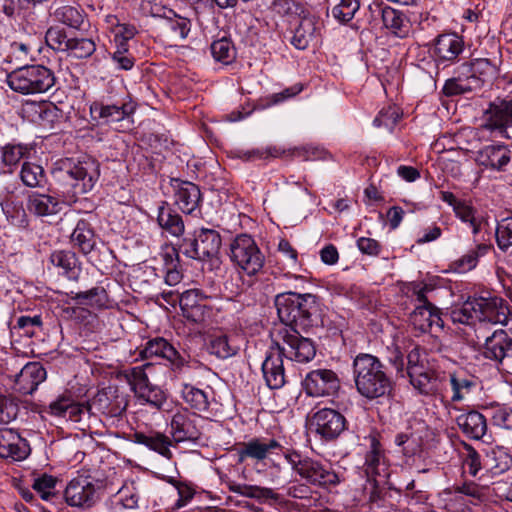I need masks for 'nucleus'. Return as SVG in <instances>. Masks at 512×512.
I'll return each instance as SVG.
<instances>
[{
  "label": "nucleus",
  "instance_id": "obj_8",
  "mask_svg": "<svg viewBox=\"0 0 512 512\" xmlns=\"http://www.w3.org/2000/svg\"><path fill=\"white\" fill-rule=\"evenodd\" d=\"M128 382L140 405H148L157 411L165 409L167 404L165 391L149 381L143 366L131 368Z\"/></svg>",
  "mask_w": 512,
  "mask_h": 512
},
{
  "label": "nucleus",
  "instance_id": "obj_29",
  "mask_svg": "<svg viewBox=\"0 0 512 512\" xmlns=\"http://www.w3.org/2000/svg\"><path fill=\"white\" fill-rule=\"evenodd\" d=\"M281 449V444L275 439L262 440L256 438L243 443L238 450V456L240 461H244L246 458L261 461L275 450Z\"/></svg>",
  "mask_w": 512,
  "mask_h": 512
},
{
  "label": "nucleus",
  "instance_id": "obj_64",
  "mask_svg": "<svg viewBox=\"0 0 512 512\" xmlns=\"http://www.w3.org/2000/svg\"><path fill=\"white\" fill-rule=\"evenodd\" d=\"M466 456L464 459V466L468 468V472L472 476H476L478 471L481 469L480 455L470 445H466Z\"/></svg>",
  "mask_w": 512,
  "mask_h": 512
},
{
  "label": "nucleus",
  "instance_id": "obj_43",
  "mask_svg": "<svg viewBox=\"0 0 512 512\" xmlns=\"http://www.w3.org/2000/svg\"><path fill=\"white\" fill-rule=\"evenodd\" d=\"M182 399L190 408L198 412H206L209 408V396L206 391L190 384H184L181 390Z\"/></svg>",
  "mask_w": 512,
  "mask_h": 512
},
{
  "label": "nucleus",
  "instance_id": "obj_4",
  "mask_svg": "<svg viewBox=\"0 0 512 512\" xmlns=\"http://www.w3.org/2000/svg\"><path fill=\"white\" fill-rule=\"evenodd\" d=\"M54 72L43 65H27L7 75L6 82L15 92L28 95L45 93L55 85Z\"/></svg>",
  "mask_w": 512,
  "mask_h": 512
},
{
  "label": "nucleus",
  "instance_id": "obj_57",
  "mask_svg": "<svg viewBox=\"0 0 512 512\" xmlns=\"http://www.w3.org/2000/svg\"><path fill=\"white\" fill-rule=\"evenodd\" d=\"M56 482L57 480L53 476L43 474L34 480L32 487L40 494L43 500L50 501L55 496L54 488Z\"/></svg>",
  "mask_w": 512,
  "mask_h": 512
},
{
  "label": "nucleus",
  "instance_id": "obj_9",
  "mask_svg": "<svg viewBox=\"0 0 512 512\" xmlns=\"http://www.w3.org/2000/svg\"><path fill=\"white\" fill-rule=\"evenodd\" d=\"M140 356L144 359L162 358L167 360L174 372L184 373L187 369L195 368L198 364L196 360L183 351L179 352L171 343L162 337L149 340Z\"/></svg>",
  "mask_w": 512,
  "mask_h": 512
},
{
  "label": "nucleus",
  "instance_id": "obj_10",
  "mask_svg": "<svg viewBox=\"0 0 512 512\" xmlns=\"http://www.w3.org/2000/svg\"><path fill=\"white\" fill-rule=\"evenodd\" d=\"M298 330H286L282 336L283 346H278L277 351L292 361L308 363L316 355V346L310 338L301 336Z\"/></svg>",
  "mask_w": 512,
  "mask_h": 512
},
{
  "label": "nucleus",
  "instance_id": "obj_3",
  "mask_svg": "<svg viewBox=\"0 0 512 512\" xmlns=\"http://www.w3.org/2000/svg\"><path fill=\"white\" fill-rule=\"evenodd\" d=\"M352 375L356 391L366 400L389 397L393 390L385 365L374 355L358 354L352 363Z\"/></svg>",
  "mask_w": 512,
  "mask_h": 512
},
{
  "label": "nucleus",
  "instance_id": "obj_61",
  "mask_svg": "<svg viewBox=\"0 0 512 512\" xmlns=\"http://www.w3.org/2000/svg\"><path fill=\"white\" fill-rule=\"evenodd\" d=\"M71 400V396L61 395L56 400L52 401L48 407L45 408V411L53 416L65 418L69 405H71Z\"/></svg>",
  "mask_w": 512,
  "mask_h": 512
},
{
  "label": "nucleus",
  "instance_id": "obj_38",
  "mask_svg": "<svg viewBox=\"0 0 512 512\" xmlns=\"http://www.w3.org/2000/svg\"><path fill=\"white\" fill-rule=\"evenodd\" d=\"M31 147L21 143H7L1 148V163L7 167L8 173H13L21 160L28 159Z\"/></svg>",
  "mask_w": 512,
  "mask_h": 512
},
{
  "label": "nucleus",
  "instance_id": "obj_63",
  "mask_svg": "<svg viewBox=\"0 0 512 512\" xmlns=\"http://www.w3.org/2000/svg\"><path fill=\"white\" fill-rule=\"evenodd\" d=\"M472 87L468 83H463L462 80L452 78L448 79L443 86V93L446 96H454L464 94L471 91Z\"/></svg>",
  "mask_w": 512,
  "mask_h": 512
},
{
  "label": "nucleus",
  "instance_id": "obj_26",
  "mask_svg": "<svg viewBox=\"0 0 512 512\" xmlns=\"http://www.w3.org/2000/svg\"><path fill=\"white\" fill-rule=\"evenodd\" d=\"M262 372L266 385L270 389H279L285 384V371L281 352L270 351L262 363Z\"/></svg>",
  "mask_w": 512,
  "mask_h": 512
},
{
  "label": "nucleus",
  "instance_id": "obj_37",
  "mask_svg": "<svg viewBox=\"0 0 512 512\" xmlns=\"http://www.w3.org/2000/svg\"><path fill=\"white\" fill-rule=\"evenodd\" d=\"M365 473L367 477L380 476L386 478L388 476V465L378 441L373 440L371 449L365 456Z\"/></svg>",
  "mask_w": 512,
  "mask_h": 512
},
{
  "label": "nucleus",
  "instance_id": "obj_62",
  "mask_svg": "<svg viewBox=\"0 0 512 512\" xmlns=\"http://www.w3.org/2000/svg\"><path fill=\"white\" fill-rule=\"evenodd\" d=\"M425 359L421 354L419 347H414L407 355V368L406 373L410 375L416 371V369H423L427 367Z\"/></svg>",
  "mask_w": 512,
  "mask_h": 512
},
{
  "label": "nucleus",
  "instance_id": "obj_14",
  "mask_svg": "<svg viewBox=\"0 0 512 512\" xmlns=\"http://www.w3.org/2000/svg\"><path fill=\"white\" fill-rule=\"evenodd\" d=\"M303 385L308 395L320 397L336 393L340 388V380L333 370L317 369L306 375Z\"/></svg>",
  "mask_w": 512,
  "mask_h": 512
},
{
  "label": "nucleus",
  "instance_id": "obj_22",
  "mask_svg": "<svg viewBox=\"0 0 512 512\" xmlns=\"http://www.w3.org/2000/svg\"><path fill=\"white\" fill-rule=\"evenodd\" d=\"M499 72L498 62L488 58H476L462 64L461 74L476 82V86L492 83Z\"/></svg>",
  "mask_w": 512,
  "mask_h": 512
},
{
  "label": "nucleus",
  "instance_id": "obj_19",
  "mask_svg": "<svg viewBox=\"0 0 512 512\" xmlns=\"http://www.w3.org/2000/svg\"><path fill=\"white\" fill-rule=\"evenodd\" d=\"M478 321L507 325L512 315L510 305L500 297H478Z\"/></svg>",
  "mask_w": 512,
  "mask_h": 512
},
{
  "label": "nucleus",
  "instance_id": "obj_51",
  "mask_svg": "<svg viewBox=\"0 0 512 512\" xmlns=\"http://www.w3.org/2000/svg\"><path fill=\"white\" fill-rule=\"evenodd\" d=\"M490 418L493 426L512 430V408L505 405H498L491 408Z\"/></svg>",
  "mask_w": 512,
  "mask_h": 512
},
{
  "label": "nucleus",
  "instance_id": "obj_50",
  "mask_svg": "<svg viewBox=\"0 0 512 512\" xmlns=\"http://www.w3.org/2000/svg\"><path fill=\"white\" fill-rule=\"evenodd\" d=\"M495 238L497 246L502 252H506L512 247V216L498 221Z\"/></svg>",
  "mask_w": 512,
  "mask_h": 512
},
{
  "label": "nucleus",
  "instance_id": "obj_54",
  "mask_svg": "<svg viewBox=\"0 0 512 512\" xmlns=\"http://www.w3.org/2000/svg\"><path fill=\"white\" fill-rule=\"evenodd\" d=\"M116 500L126 509H134L138 506L139 491L134 483H125L117 492Z\"/></svg>",
  "mask_w": 512,
  "mask_h": 512
},
{
  "label": "nucleus",
  "instance_id": "obj_58",
  "mask_svg": "<svg viewBox=\"0 0 512 512\" xmlns=\"http://www.w3.org/2000/svg\"><path fill=\"white\" fill-rule=\"evenodd\" d=\"M19 412L18 404L11 398L0 396V423L8 424L16 419Z\"/></svg>",
  "mask_w": 512,
  "mask_h": 512
},
{
  "label": "nucleus",
  "instance_id": "obj_60",
  "mask_svg": "<svg viewBox=\"0 0 512 512\" xmlns=\"http://www.w3.org/2000/svg\"><path fill=\"white\" fill-rule=\"evenodd\" d=\"M303 90V86L301 84H295L291 87L285 88L283 91L274 93L266 98L265 107H269L272 105H276L282 103L296 95H298Z\"/></svg>",
  "mask_w": 512,
  "mask_h": 512
},
{
  "label": "nucleus",
  "instance_id": "obj_33",
  "mask_svg": "<svg viewBox=\"0 0 512 512\" xmlns=\"http://www.w3.org/2000/svg\"><path fill=\"white\" fill-rule=\"evenodd\" d=\"M409 376L411 385L422 395H435L440 388V381L437 373L430 367L416 369Z\"/></svg>",
  "mask_w": 512,
  "mask_h": 512
},
{
  "label": "nucleus",
  "instance_id": "obj_49",
  "mask_svg": "<svg viewBox=\"0 0 512 512\" xmlns=\"http://www.w3.org/2000/svg\"><path fill=\"white\" fill-rule=\"evenodd\" d=\"M71 298L79 304L102 306L106 301V291L103 287H93L84 292H71Z\"/></svg>",
  "mask_w": 512,
  "mask_h": 512
},
{
  "label": "nucleus",
  "instance_id": "obj_6",
  "mask_svg": "<svg viewBox=\"0 0 512 512\" xmlns=\"http://www.w3.org/2000/svg\"><path fill=\"white\" fill-rule=\"evenodd\" d=\"M230 259L249 276L257 274L265 262L263 253L248 234H240L231 242Z\"/></svg>",
  "mask_w": 512,
  "mask_h": 512
},
{
  "label": "nucleus",
  "instance_id": "obj_46",
  "mask_svg": "<svg viewBox=\"0 0 512 512\" xmlns=\"http://www.w3.org/2000/svg\"><path fill=\"white\" fill-rule=\"evenodd\" d=\"M479 309L478 297H469L460 307L452 310V320L461 324H471L478 321Z\"/></svg>",
  "mask_w": 512,
  "mask_h": 512
},
{
  "label": "nucleus",
  "instance_id": "obj_24",
  "mask_svg": "<svg viewBox=\"0 0 512 512\" xmlns=\"http://www.w3.org/2000/svg\"><path fill=\"white\" fill-rule=\"evenodd\" d=\"M45 379V368L39 362H29L15 375V384L20 393L32 394Z\"/></svg>",
  "mask_w": 512,
  "mask_h": 512
},
{
  "label": "nucleus",
  "instance_id": "obj_41",
  "mask_svg": "<svg viewBox=\"0 0 512 512\" xmlns=\"http://www.w3.org/2000/svg\"><path fill=\"white\" fill-rule=\"evenodd\" d=\"M50 262L70 280H77L80 269L77 267V259L74 253L68 251H54L50 255Z\"/></svg>",
  "mask_w": 512,
  "mask_h": 512
},
{
  "label": "nucleus",
  "instance_id": "obj_45",
  "mask_svg": "<svg viewBox=\"0 0 512 512\" xmlns=\"http://www.w3.org/2000/svg\"><path fill=\"white\" fill-rule=\"evenodd\" d=\"M20 179L25 186L36 188L45 184L46 175L41 165L24 161L20 170Z\"/></svg>",
  "mask_w": 512,
  "mask_h": 512
},
{
  "label": "nucleus",
  "instance_id": "obj_1",
  "mask_svg": "<svg viewBox=\"0 0 512 512\" xmlns=\"http://www.w3.org/2000/svg\"><path fill=\"white\" fill-rule=\"evenodd\" d=\"M99 176V162L91 157L78 161L62 159L52 170L56 195L32 193L28 197V210L41 217L55 215L62 210L64 203H74L79 195L90 192Z\"/></svg>",
  "mask_w": 512,
  "mask_h": 512
},
{
  "label": "nucleus",
  "instance_id": "obj_35",
  "mask_svg": "<svg viewBox=\"0 0 512 512\" xmlns=\"http://www.w3.org/2000/svg\"><path fill=\"white\" fill-rule=\"evenodd\" d=\"M71 243L83 254H89L96 245V234L91 223L85 219H80L72 234Z\"/></svg>",
  "mask_w": 512,
  "mask_h": 512
},
{
  "label": "nucleus",
  "instance_id": "obj_36",
  "mask_svg": "<svg viewBox=\"0 0 512 512\" xmlns=\"http://www.w3.org/2000/svg\"><path fill=\"white\" fill-rule=\"evenodd\" d=\"M157 222L159 226L170 235L180 237L185 230L184 221L167 202H162L158 207Z\"/></svg>",
  "mask_w": 512,
  "mask_h": 512
},
{
  "label": "nucleus",
  "instance_id": "obj_55",
  "mask_svg": "<svg viewBox=\"0 0 512 512\" xmlns=\"http://www.w3.org/2000/svg\"><path fill=\"white\" fill-rule=\"evenodd\" d=\"M401 114L399 108L396 106H388L387 108H383L374 119L373 124L376 127H385L389 131H392L398 120L400 119Z\"/></svg>",
  "mask_w": 512,
  "mask_h": 512
},
{
  "label": "nucleus",
  "instance_id": "obj_42",
  "mask_svg": "<svg viewBox=\"0 0 512 512\" xmlns=\"http://www.w3.org/2000/svg\"><path fill=\"white\" fill-rule=\"evenodd\" d=\"M50 14L55 21L74 29L80 28L84 22L82 13L70 5L59 6L53 3L50 7Z\"/></svg>",
  "mask_w": 512,
  "mask_h": 512
},
{
  "label": "nucleus",
  "instance_id": "obj_34",
  "mask_svg": "<svg viewBox=\"0 0 512 512\" xmlns=\"http://www.w3.org/2000/svg\"><path fill=\"white\" fill-rule=\"evenodd\" d=\"M133 437L135 443L145 445L167 459L172 458L173 454L170 450L172 441L167 435L160 432H150L148 434L136 432Z\"/></svg>",
  "mask_w": 512,
  "mask_h": 512
},
{
  "label": "nucleus",
  "instance_id": "obj_59",
  "mask_svg": "<svg viewBox=\"0 0 512 512\" xmlns=\"http://www.w3.org/2000/svg\"><path fill=\"white\" fill-rule=\"evenodd\" d=\"M167 24L169 29L180 39L187 38L190 30H191V21L179 15H174V17L169 18L167 20Z\"/></svg>",
  "mask_w": 512,
  "mask_h": 512
},
{
  "label": "nucleus",
  "instance_id": "obj_17",
  "mask_svg": "<svg viewBox=\"0 0 512 512\" xmlns=\"http://www.w3.org/2000/svg\"><path fill=\"white\" fill-rule=\"evenodd\" d=\"M65 500L73 507H91L96 501V489L94 484L86 476L73 478L65 489Z\"/></svg>",
  "mask_w": 512,
  "mask_h": 512
},
{
  "label": "nucleus",
  "instance_id": "obj_5",
  "mask_svg": "<svg viewBox=\"0 0 512 512\" xmlns=\"http://www.w3.org/2000/svg\"><path fill=\"white\" fill-rule=\"evenodd\" d=\"M285 459L292 469L310 485L330 489L340 483L338 474L330 466L318 460L302 457L297 452L285 454Z\"/></svg>",
  "mask_w": 512,
  "mask_h": 512
},
{
  "label": "nucleus",
  "instance_id": "obj_47",
  "mask_svg": "<svg viewBox=\"0 0 512 512\" xmlns=\"http://www.w3.org/2000/svg\"><path fill=\"white\" fill-rule=\"evenodd\" d=\"M213 58L224 65L231 64L236 58V50L232 42L227 38L214 41L211 44Z\"/></svg>",
  "mask_w": 512,
  "mask_h": 512
},
{
  "label": "nucleus",
  "instance_id": "obj_44",
  "mask_svg": "<svg viewBox=\"0 0 512 512\" xmlns=\"http://www.w3.org/2000/svg\"><path fill=\"white\" fill-rule=\"evenodd\" d=\"M493 248L492 244L480 243L458 260L453 262L455 271L465 273L476 267L480 257L486 255Z\"/></svg>",
  "mask_w": 512,
  "mask_h": 512
},
{
  "label": "nucleus",
  "instance_id": "obj_23",
  "mask_svg": "<svg viewBox=\"0 0 512 512\" xmlns=\"http://www.w3.org/2000/svg\"><path fill=\"white\" fill-rule=\"evenodd\" d=\"M464 50L462 37L456 33L439 35L434 44V56L437 64L453 63Z\"/></svg>",
  "mask_w": 512,
  "mask_h": 512
},
{
  "label": "nucleus",
  "instance_id": "obj_27",
  "mask_svg": "<svg viewBox=\"0 0 512 512\" xmlns=\"http://www.w3.org/2000/svg\"><path fill=\"white\" fill-rule=\"evenodd\" d=\"M410 322L420 333H426L433 328L442 329L444 322L435 306H416L410 314Z\"/></svg>",
  "mask_w": 512,
  "mask_h": 512
},
{
  "label": "nucleus",
  "instance_id": "obj_13",
  "mask_svg": "<svg viewBox=\"0 0 512 512\" xmlns=\"http://www.w3.org/2000/svg\"><path fill=\"white\" fill-rule=\"evenodd\" d=\"M211 296L201 289H189L179 296V304L183 316L193 323H201L209 316L211 309L206 304Z\"/></svg>",
  "mask_w": 512,
  "mask_h": 512
},
{
  "label": "nucleus",
  "instance_id": "obj_52",
  "mask_svg": "<svg viewBox=\"0 0 512 512\" xmlns=\"http://www.w3.org/2000/svg\"><path fill=\"white\" fill-rule=\"evenodd\" d=\"M2 210L11 224L19 227L27 225V215L21 204L13 201L1 203Z\"/></svg>",
  "mask_w": 512,
  "mask_h": 512
},
{
  "label": "nucleus",
  "instance_id": "obj_40",
  "mask_svg": "<svg viewBox=\"0 0 512 512\" xmlns=\"http://www.w3.org/2000/svg\"><path fill=\"white\" fill-rule=\"evenodd\" d=\"M208 351L219 359H228L236 355L239 346L233 337L226 334L213 335L208 344Z\"/></svg>",
  "mask_w": 512,
  "mask_h": 512
},
{
  "label": "nucleus",
  "instance_id": "obj_7",
  "mask_svg": "<svg viewBox=\"0 0 512 512\" xmlns=\"http://www.w3.org/2000/svg\"><path fill=\"white\" fill-rule=\"evenodd\" d=\"M222 240L218 231L200 228L192 238H184L179 249L184 255L195 260H210L219 254Z\"/></svg>",
  "mask_w": 512,
  "mask_h": 512
},
{
  "label": "nucleus",
  "instance_id": "obj_28",
  "mask_svg": "<svg viewBox=\"0 0 512 512\" xmlns=\"http://www.w3.org/2000/svg\"><path fill=\"white\" fill-rule=\"evenodd\" d=\"M456 422L462 433L470 439L480 440L487 432L486 417L476 410L460 414Z\"/></svg>",
  "mask_w": 512,
  "mask_h": 512
},
{
  "label": "nucleus",
  "instance_id": "obj_56",
  "mask_svg": "<svg viewBox=\"0 0 512 512\" xmlns=\"http://www.w3.org/2000/svg\"><path fill=\"white\" fill-rule=\"evenodd\" d=\"M46 43L49 47L58 51H66L69 47L71 38H68L66 32L59 27H50L45 35Z\"/></svg>",
  "mask_w": 512,
  "mask_h": 512
},
{
  "label": "nucleus",
  "instance_id": "obj_32",
  "mask_svg": "<svg viewBox=\"0 0 512 512\" xmlns=\"http://www.w3.org/2000/svg\"><path fill=\"white\" fill-rule=\"evenodd\" d=\"M510 159V150L504 145H489L478 153L482 166L498 171L504 170Z\"/></svg>",
  "mask_w": 512,
  "mask_h": 512
},
{
  "label": "nucleus",
  "instance_id": "obj_20",
  "mask_svg": "<svg viewBox=\"0 0 512 512\" xmlns=\"http://www.w3.org/2000/svg\"><path fill=\"white\" fill-rule=\"evenodd\" d=\"M485 358L497 363L512 361V337L503 329L496 330L486 338L483 347Z\"/></svg>",
  "mask_w": 512,
  "mask_h": 512
},
{
  "label": "nucleus",
  "instance_id": "obj_15",
  "mask_svg": "<svg viewBox=\"0 0 512 512\" xmlns=\"http://www.w3.org/2000/svg\"><path fill=\"white\" fill-rule=\"evenodd\" d=\"M170 185L173 191L174 204L185 214H192L199 208L202 197L199 187L178 178H172Z\"/></svg>",
  "mask_w": 512,
  "mask_h": 512
},
{
  "label": "nucleus",
  "instance_id": "obj_16",
  "mask_svg": "<svg viewBox=\"0 0 512 512\" xmlns=\"http://www.w3.org/2000/svg\"><path fill=\"white\" fill-rule=\"evenodd\" d=\"M135 110L136 103L131 100L113 104L95 101L90 105L91 117L104 124L120 122L133 114Z\"/></svg>",
  "mask_w": 512,
  "mask_h": 512
},
{
  "label": "nucleus",
  "instance_id": "obj_2",
  "mask_svg": "<svg viewBox=\"0 0 512 512\" xmlns=\"http://www.w3.org/2000/svg\"><path fill=\"white\" fill-rule=\"evenodd\" d=\"M275 306L281 322L291 329L308 331L323 325L322 303L314 294L281 293L275 298Z\"/></svg>",
  "mask_w": 512,
  "mask_h": 512
},
{
  "label": "nucleus",
  "instance_id": "obj_18",
  "mask_svg": "<svg viewBox=\"0 0 512 512\" xmlns=\"http://www.w3.org/2000/svg\"><path fill=\"white\" fill-rule=\"evenodd\" d=\"M322 28L323 22L320 17L315 14L304 13L294 30L291 44L299 50L306 49L310 43L318 41Z\"/></svg>",
  "mask_w": 512,
  "mask_h": 512
},
{
  "label": "nucleus",
  "instance_id": "obj_53",
  "mask_svg": "<svg viewBox=\"0 0 512 512\" xmlns=\"http://www.w3.org/2000/svg\"><path fill=\"white\" fill-rule=\"evenodd\" d=\"M359 0H340L332 9L333 16L342 23H347L353 19L355 13L359 10Z\"/></svg>",
  "mask_w": 512,
  "mask_h": 512
},
{
  "label": "nucleus",
  "instance_id": "obj_12",
  "mask_svg": "<svg viewBox=\"0 0 512 512\" xmlns=\"http://www.w3.org/2000/svg\"><path fill=\"white\" fill-rule=\"evenodd\" d=\"M312 425L322 439L331 441L337 439L347 429V420L344 415L332 408H322L313 414Z\"/></svg>",
  "mask_w": 512,
  "mask_h": 512
},
{
  "label": "nucleus",
  "instance_id": "obj_21",
  "mask_svg": "<svg viewBox=\"0 0 512 512\" xmlns=\"http://www.w3.org/2000/svg\"><path fill=\"white\" fill-rule=\"evenodd\" d=\"M199 418L187 410L176 412L171 420V433L176 442L197 441L201 435Z\"/></svg>",
  "mask_w": 512,
  "mask_h": 512
},
{
  "label": "nucleus",
  "instance_id": "obj_39",
  "mask_svg": "<svg viewBox=\"0 0 512 512\" xmlns=\"http://www.w3.org/2000/svg\"><path fill=\"white\" fill-rule=\"evenodd\" d=\"M452 389V402H459L471 394L478 386V379L464 373H452L449 375Z\"/></svg>",
  "mask_w": 512,
  "mask_h": 512
},
{
  "label": "nucleus",
  "instance_id": "obj_30",
  "mask_svg": "<svg viewBox=\"0 0 512 512\" xmlns=\"http://www.w3.org/2000/svg\"><path fill=\"white\" fill-rule=\"evenodd\" d=\"M228 487L231 492L255 499L261 504H274L280 501V495L271 488L236 482H230Z\"/></svg>",
  "mask_w": 512,
  "mask_h": 512
},
{
  "label": "nucleus",
  "instance_id": "obj_31",
  "mask_svg": "<svg viewBox=\"0 0 512 512\" xmlns=\"http://www.w3.org/2000/svg\"><path fill=\"white\" fill-rule=\"evenodd\" d=\"M31 121L42 126H53L61 117V111L51 102H31L26 105Z\"/></svg>",
  "mask_w": 512,
  "mask_h": 512
},
{
  "label": "nucleus",
  "instance_id": "obj_48",
  "mask_svg": "<svg viewBox=\"0 0 512 512\" xmlns=\"http://www.w3.org/2000/svg\"><path fill=\"white\" fill-rule=\"evenodd\" d=\"M96 50V44L91 38H71L69 47L65 52L77 59L90 57Z\"/></svg>",
  "mask_w": 512,
  "mask_h": 512
},
{
  "label": "nucleus",
  "instance_id": "obj_11",
  "mask_svg": "<svg viewBox=\"0 0 512 512\" xmlns=\"http://www.w3.org/2000/svg\"><path fill=\"white\" fill-rule=\"evenodd\" d=\"M483 129L511 138L508 129L512 128V101L497 99L491 102L483 115Z\"/></svg>",
  "mask_w": 512,
  "mask_h": 512
},
{
  "label": "nucleus",
  "instance_id": "obj_25",
  "mask_svg": "<svg viewBox=\"0 0 512 512\" xmlns=\"http://www.w3.org/2000/svg\"><path fill=\"white\" fill-rule=\"evenodd\" d=\"M385 29L397 38L404 39L409 36L411 31V22L409 18L399 10L390 6L380 8L377 6Z\"/></svg>",
  "mask_w": 512,
  "mask_h": 512
}]
</instances>
